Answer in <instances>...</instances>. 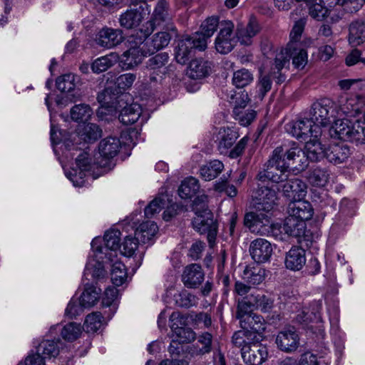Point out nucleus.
I'll return each mask as SVG.
<instances>
[{
    "label": "nucleus",
    "instance_id": "nucleus-63",
    "mask_svg": "<svg viewBox=\"0 0 365 365\" xmlns=\"http://www.w3.org/2000/svg\"><path fill=\"white\" fill-rule=\"evenodd\" d=\"M304 26L305 21L304 19H301L295 22L289 34L290 41L289 43H292L293 46H301L299 41L304 31Z\"/></svg>",
    "mask_w": 365,
    "mask_h": 365
},
{
    "label": "nucleus",
    "instance_id": "nucleus-2",
    "mask_svg": "<svg viewBox=\"0 0 365 365\" xmlns=\"http://www.w3.org/2000/svg\"><path fill=\"white\" fill-rule=\"evenodd\" d=\"M207 202L208 197L206 195H199L194 200L192 210L195 217L192 220V226L200 234L207 235L209 245L212 247L217 236V225L213 214L208 209Z\"/></svg>",
    "mask_w": 365,
    "mask_h": 365
},
{
    "label": "nucleus",
    "instance_id": "nucleus-43",
    "mask_svg": "<svg viewBox=\"0 0 365 365\" xmlns=\"http://www.w3.org/2000/svg\"><path fill=\"white\" fill-rule=\"evenodd\" d=\"M61 342L59 339L54 340H43L36 348V354L42 356L43 359L47 358L56 357L58 353Z\"/></svg>",
    "mask_w": 365,
    "mask_h": 365
},
{
    "label": "nucleus",
    "instance_id": "nucleus-58",
    "mask_svg": "<svg viewBox=\"0 0 365 365\" xmlns=\"http://www.w3.org/2000/svg\"><path fill=\"white\" fill-rule=\"evenodd\" d=\"M329 179V174L326 169L317 168L312 170L309 176V181L317 187L325 186Z\"/></svg>",
    "mask_w": 365,
    "mask_h": 365
},
{
    "label": "nucleus",
    "instance_id": "nucleus-59",
    "mask_svg": "<svg viewBox=\"0 0 365 365\" xmlns=\"http://www.w3.org/2000/svg\"><path fill=\"white\" fill-rule=\"evenodd\" d=\"M84 274L91 275L93 279H101L105 275V269L102 263L90 261L86 266Z\"/></svg>",
    "mask_w": 365,
    "mask_h": 365
},
{
    "label": "nucleus",
    "instance_id": "nucleus-14",
    "mask_svg": "<svg viewBox=\"0 0 365 365\" xmlns=\"http://www.w3.org/2000/svg\"><path fill=\"white\" fill-rule=\"evenodd\" d=\"M362 101L358 96L349 98L340 97L337 101H334V110H336V118H352L361 113Z\"/></svg>",
    "mask_w": 365,
    "mask_h": 365
},
{
    "label": "nucleus",
    "instance_id": "nucleus-49",
    "mask_svg": "<svg viewBox=\"0 0 365 365\" xmlns=\"http://www.w3.org/2000/svg\"><path fill=\"white\" fill-rule=\"evenodd\" d=\"M101 289L93 285L87 286L81 295L80 304L84 308L93 307L98 300Z\"/></svg>",
    "mask_w": 365,
    "mask_h": 365
},
{
    "label": "nucleus",
    "instance_id": "nucleus-17",
    "mask_svg": "<svg viewBox=\"0 0 365 365\" xmlns=\"http://www.w3.org/2000/svg\"><path fill=\"white\" fill-rule=\"evenodd\" d=\"M123 39L122 30L105 26L96 34L95 41L101 47L112 48L122 43Z\"/></svg>",
    "mask_w": 365,
    "mask_h": 365
},
{
    "label": "nucleus",
    "instance_id": "nucleus-54",
    "mask_svg": "<svg viewBox=\"0 0 365 365\" xmlns=\"http://www.w3.org/2000/svg\"><path fill=\"white\" fill-rule=\"evenodd\" d=\"M310 6L309 14L312 18L322 21L328 14L329 9L325 6L322 0H309Z\"/></svg>",
    "mask_w": 365,
    "mask_h": 365
},
{
    "label": "nucleus",
    "instance_id": "nucleus-41",
    "mask_svg": "<svg viewBox=\"0 0 365 365\" xmlns=\"http://www.w3.org/2000/svg\"><path fill=\"white\" fill-rule=\"evenodd\" d=\"M242 277L245 282L257 285L262 282L265 278V269L259 265L247 266Z\"/></svg>",
    "mask_w": 365,
    "mask_h": 365
},
{
    "label": "nucleus",
    "instance_id": "nucleus-36",
    "mask_svg": "<svg viewBox=\"0 0 365 365\" xmlns=\"http://www.w3.org/2000/svg\"><path fill=\"white\" fill-rule=\"evenodd\" d=\"M110 262V276L111 280L115 286H120L123 284L128 278L127 269L123 262L111 257L108 258Z\"/></svg>",
    "mask_w": 365,
    "mask_h": 365
},
{
    "label": "nucleus",
    "instance_id": "nucleus-27",
    "mask_svg": "<svg viewBox=\"0 0 365 365\" xmlns=\"http://www.w3.org/2000/svg\"><path fill=\"white\" fill-rule=\"evenodd\" d=\"M142 6L138 9H130L120 14L119 17L120 25L128 29L138 26L144 19L145 13Z\"/></svg>",
    "mask_w": 365,
    "mask_h": 365
},
{
    "label": "nucleus",
    "instance_id": "nucleus-38",
    "mask_svg": "<svg viewBox=\"0 0 365 365\" xmlns=\"http://www.w3.org/2000/svg\"><path fill=\"white\" fill-rule=\"evenodd\" d=\"M322 304L319 302H314L312 304L311 307L303 308L296 317L297 321L300 324H308L311 322L321 321L320 311Z\"/></svg>",
    "mask_w": 365,
    "mask_h": 365
},
{
    "label": "nucleus",
    "instance_id": "nucleus-51",
    "mask_svg": "<svg viewBox=\"0 0 365 365\" xmlns=\"http://www.w3.org/2000/svg\"><path fill=\"white\" fill-rule=\"evenodd\" d=\"M219 19L215 16H211L207 18L201 24L200 33H196L194 35L197 36H202L205 43H207V39L210 38L217 30V26L220 28Z\"/></svg>",
    "mask_w": 365,
    "mask_h": 365
},
{
    "label": "nucleus",
    "instance_id": "nucleus-56",
    "mask_svg": "<svg viewBox=\"0 0 365 365\" xmlns=\"http://www.w3.org/2000/svg\"><path fill=\"white\" fill-rule=\"evenodd\" d=\"M172 331L173 332V337H175L181 344L190 343L196 338L195 333L190 328L185 327L178 328L175 324L172 326Z\"/></svg>",
    "mask_w": 365,
    "mask_h": 365
},
{
    "label": "nucleus",
    "instance_id": "nucleus-30",
    "mask_svg": "<svg viewBox=\"0 0 365 365\" xmlns=\"http://www.w3.org/2000/svg\"><path fill=\"white\" fill-rule=\"evenodd\" d=\"M242 102L237 103L233 110L235 118L240 125L247 126L255 119L257 113L252 109L245 110V106L248 100L247 94L242 93Z\"/></svg>",
    "mask_w": 365,
    "mask_h": 365
},
{
    "label": "nucleus",
    "instance_id": "nucleus-35",
    "mask_svg": "<svg viewBox=\"0 0 365 365\" xmlns=\"http://www.w3.org/2000/svg\"><path fill=\"white\" fill-rule=\"evenodd\" d=\"M259 31V26L257 21L255 19H251L246 27H237V41L241 44L250 45L252 38Z\"/></svg>",
    "mask_w": 365,
    "mask_h": 365
},
{
    "label": "nucleus",
    "instance_id": "nucleus-24",
    "mask_svg": "<svg viewBox=\"0 0 365 365\" xmlns=\"http://www.w3.org/2000/svg\"><path fill=\"white\" fill-rule=\"evenodd\" d=\"M255 198L256 199L255 202L256 210L269 212L274 205L277 196L274 190L267 187H262L257 190Z\"/></svg>",
    "mask_w": 365,
    "mask_h": 365
},
{
    "label": "nucleus",
    "instance_id": "nucleus-4",
    "mask_svg": "<svg viewBox=\"0 0 365 365\" xmlns=\"http://www.w3.org/2000/svg\"><path fill=\"white\" fill-rule=\"evenodd\" d=\"M139 38L134 36L130 37L128 40L129 48L125 51L122 56L121 63L123 67L129 69L140 63L144 57L150 55V52L147 47L148 43H145L147 38H144L143 33L140 31L137 32Z\"/></svg>",
    "mask_w": 365,
    "mask_h": 365
},
{
    "label": "nucleus",
    "instance_id": "nucleus-32",
    "mask_svg": "<svg viewBox=\"0 0 365 365\" xmlns=\"http://www.w3.org/2000/svg\"><path fill=\"white\" fill-rule=\"evenodd\" d=\"M350 154V149L346 145L334 144L327 149L326 158L330 163L336 165L344 163Z\"/></svg>",
    "mask_w": 365,
    "mask_h": 365
},
{
    "label": "nucleus",
    "instance_id": "nucleus-52",
    "mask_svg": "<svg viewBox=\"0 0 365 365\" xmlns=\"http://www.w3.org/2000/svg\"><path fill=\"white\" fill-rule=\"evenodd\" d=\"M103 325V317L100 312L88 314L85 320L83 329L88 333H95Z\"/></svg>",
    "mask_w": 365,
    "mask_h": 365
},
{
    "label": "nucleus",
    "instance_id": "nucleus-46",
    "mask_svg": "<svg viewBox=\"0 0 365 365\" xmlns=\"http://www.w3.org/2000/svg\"><path fill=\"white\" fill-rule=\"evenodd\" d=\"M78 134L86 142L95 141L101 135V130L94 123L80 125L78 128Z\"/></svg>",
    "mask_w": 365,
    "mask_h": 365
},
{
    "label": "nucleus",
    "instance_id": "nucleus-40",
    "mask_svg": "<svg viewBox=\"0 0 365 365\" xmlns=\"http://www.w3.org/2000/svg\"><path fill=\"white\" fill-rule=\"evenodd\" d=\"M158 227L156 223L147 221L141 223L136 229L135 234L142 243H149L156 235Z\"/></svg>",
    "mask_w": 365,
    "mask_h": 365
},
{
    "label": "nucleus",
    "instance_id": "nucleus-5",
    "mask_svg": "<svg viewBox=\"0 0 365 365\" xmlns=\"http://www.w3.org/2000/svg\"><path fill=\"white\" fill-rule=\"evenodd\" d=\"M113 104L110 106L107 105L106 102H104L98 110V114H106L107 111L108 113L119 112V120L125 125L135 123L141 115L142 108L140 106L138 103L126 104L123 96L118 97Z\"/></svg>",
    "mask_w": 365,
    "mask_h": 365
},
{
    "label": "nucleus",
    "instance_id": "nucleus-18",
    "mask_svg": "<svg viewBox=\"0 0 365 365\" xmlns=\"http://www.w3.org/2000/svg\"><path fill=\"white\" fill-rule=\"evenodd\" d=\"M275 342L281 351L291 353L298 349L299 336L294 327H289L280 331L277 334Z\"/></svg>",
    "mask_w": 365,
    "mask_h": 365
},
{
    "label": "nucleus",
    "instance_id": "nucleus-62",
    "mask_svg": "<svg viewBox=\"0 0 365 365\" xmlns=\"http://www.w3.org/2000/svg\"><path fill=\"white\" fill-rule=\"evenodd\" d=\"M175 303L181 307H190L195 304V297L186 290H183L175 295Z\"/></svg>",
    "mask_w": 365,
    "mask_h": 365
},
{
    "label": "nucleus",
    "instance_id": "nucleus-47",
    "mask_svg": "<svg viewBox=\"0 0 365 365\" xmlns=\"http://www.w3.org/2000/svg\"><path fill=\"white\" fill-rule=\"evenodd\" d=\"M118 60V55L115 53H110L108 55L96 58L91 64V69L96 73L104 72L113 66Z\"/></svg>",
    "mask_w": 365,
    "mask_h": 365
},
{
    "label": "nucleus",
    "instance_id": "nucleus-57",
    "mask_svg": "<svg viewBox=\"0 0 365 365\" xmlns=\"http://www.w3.org/2000/svg\"><path fill=\"white\" fill-rule=\"evenodd\" d=\"M168 60L169 56L168 53L163 52L158 53L149 59L148 67L154 72L159 70L161 73L164 74L166 70L165 66L168 63Z\"/></svg>",
    "mask_w": 365,
    "mask_h": 365
},
{
    "label": "nucleus",
    "instance_id": "nucleus-7",
    "mask_svg": "<svg viewBox=\"0 0 365 365\" xmlns=\"http://www.w3.org/2000/svg\"><path fill=\"white\" fill-rule=\"evenodd\" d=\"M286 131L298 140L305 142L312 138H320L322 130L312 118L292 120L285 125Z\"/></svg>",
    "mask_w": 365,
    "mask_h": 365
},
{
    "label": "nucleus",
    "instance_id": "nucleus-23",
    "mask_svg": "<svg viewBox=\"0 0 365 365\" xmlns=\"http://www.w3.org/2000/svg\"><path fill=\"white\" fill-rule=\"evenodd\" d=\"M78 170L73 169V173L67 174L68 178L73 182L75 186H82L86 176L85 172L89 171L91 168L88 155L86 153H81L76 159Z\"/></svg>",
    "mask_w": 365,
    "mask_h": 365
},
{
    "label": "nucleus",
    "instance_id": "nucleus-20",
    "mask_svg": "<svg viewBox=\"0 0 365 365\" xmlns=\"http://www.w3.org/2000/svg\"><path fill=\"white\" fill-rule=\"evenodd\" d=\"M239 137L237 132L229 127H221L214 134V140L221 154L228 153Z\"/></svg>",
    "mask_w": 365,
    "mask_h": 365
},
{
    "label": "nucleus",
    "instance_id": "nucleus-39",
    "mask_svg": "<svg viewBox=\"0 0 365 365\" xmlns=\"http://www.w3.org/2000/svg\"><path fill=\"white\" fill-rule=\"evenodd\" d=\"M349 42L352 46H357L365 42V22L353 21L349 26Z\"/></svg>",
    "mask_w": 365,
    "mask_h": 365
},
{
    "label": "nucleus",
    "instance_id": "nucleus-9",
    "mask_svg": "<svg viewBox=\"0 0 365 365\" xmlns=\"http://www.w3.org/2000/svg\"><path fill=\"white\" fill-rule=\"evenodd\" d=\"M237 42V32H235L234 23L230 20L220 21L219 32L215 41L217 51L227 54L234 48Z\"/></svg>",
    "mask_w": 365,
    "mask_h": 365
},
{
    "label": "nucleus",
    "instance_id": "nucleus-55",
    "mask_svg": "<svg viewBox=\"0 0 365 365\" xmlns=\"http://www.w3.org/2000/svg\"><path fill=\"white\" fill-rule=\"evenodd\" d=\"M92 114L91 108L86 104L76 105L71 110V117L76 122L87 121Z\"/></svg>",
    "mask_w": 365,
    "mask_h": 365
},
{
    "label": "nucleus",
    "instance_id": "nucleus-15",
    "mask_svg": "<svg viewBox=\"0 0 365 365\" xmlns=\"http://www.w3.org/2000/svg\"><path fill=\"white\" fill-rule=\"evenodd\" d=\"M103 240L105 247L97 245L100 240L94 239L91 242L92 249L98 253H104L108 258L116 257L115 251L120 247V232L117 230L107 231Z\"/></svg>",
    "mask_w": 365,
    "mask_h": 365
},
{
    "label": "nucleus",
    "instance_id": "nucleus-16",
    "mask_svg": "<svg viewBox=\"0 0 365 365\" xmlns=\"http://www.w3.org/2000/svg\"><path fill=\"white\" fill-rule=\"evenodd\" d=\"M242 359L247 365H260L267 359V348L257 338L249 346L242 348Z\"/></svg>",
    "mask_w": 365,
    "mask_h": 365
},
{
    "label": "nucleus",
    "instance_id": "nucleus-64",
    "mask_svg": "<svg viewBox=\"0 0 365 365\" xmlns=\"http://www.w3.org/2000/svg\"><path fill=\"white\" fill-rule=\"evenodd\" d=\"M164 196L155 198L145 208V215L147 217H152L155 213L159 212L165 206Z\"/></svg>",
    "mask_w": 365,
    "mask_h": 365
},
{
    "label": "nucleus",
    "instance_id": "nucleus-19",
    "mask_svg": "<svg viewBox=\"0 0 365 365\" xmlns=\"http://www.w3.org/2000/svg\"><path fill=\"white\" fill-rule=\"evenodd\" d=\"M121 142L118 138L108 137L103 139L98 145V151L101 160L99 165L102 167L107 166L110 160L114 158L120 152Z\"/></svg>",
    "mask_w": 365,
    "mask_h": 365
},
{
    "label": "nucleus",
    "instance_id": "nucleus-44",
    "mask_svg": "<svg viewBox=\"0 0 365 365\" xmlns=\"http://www.w3.org/2000/svg\"><path fill=\"white\" fill-rule=\"evenodd\" d=\"M287 53L289 54V59L292 58V63L296 68H304L307 64V53L301 46H293L292 43H288Z\"/></svg>",
    "mask_w": 365,
    "mask_h": 365
},
{
    "label": "nucleus",
    "instance_id": "nucleus-42",
    "mask_svg": "<svg viewBox=\"0 0 365 365\" xmlns=\"http://www.w3.org/2000/svg\"><path fill=\"white\" fill-rule=\"evenodd\" d=\"M223 169L224 164L221 161L213 160L200 167V174L205 181H210L216 178Z\"/></svg>",
    "mask_w": 365,
    "mask_h": 365
},
{
    "label": "nucleus",
    "instance_id": "nucleus-48",
    "mask_svg": "<svg viewBox=\"0 0 365 365\" xmlns=\"http://www.w3.org/2000/svg\"><path fill=\"white\" fill-rule=\"evenodd\" d=\"M257 336L249 330H239L232 336V341L233 344L240 348L241 354L242 353V348L245 346H249L251 343L255 341L257 339Z\"/></svg>",
    "mask_w": 365,
    "mask_h": 365
},
{
    "label": "nucleus",
    "instance_id": "nucleus-1",
    "mask_svg": "<svg viewBox=\"0 0 365 365\" xmlns=\"http://www.w3.org/2000/svg\"><path fill=\"white\" fill-rule=\"evenodd\" d=\"M308 165L305 152L292 141L277 146L265 164L266 168L260 171L257 178L261 181L270 180L279 183L287 180V173L292 167L297 171L304 170Z\"/></svg>",
    "mask_w": 365,
    "mask_h": 365
},
{
    "label": "nucleus",
    "instance_id": "nucleus-31",
    "mask_svg": "<svg viewBox=\"0 0 365 365\" xmlns=\"http://www.w3.org/2000/svg\"><path fill=\"white\" fill-rule=\"evenodd\" d=\"M210 69V62L202 58H195L190 62L187 74L192 79H201L209 75Z\"/></svg>",
    "mask_w": 365,
    "mask_h": 365
},
{
    "label": "nucleus",
    "instance_id": "nucleus-3",
    "mask_svg": "<svg viewBox=\"0 0 365 365\" xmlns=\"http://www.w3.org/2000/svg\"><path fill=\"white\" fill-rule=\"evenodd\" d=\"M332 129L337 137L344 141H355L365 143V125L356 120L354 122L346 118L334 119Z\"/></svg>",
    "mask_w": 365,
    "mask_h": 365
},
{
    "label": "nucleus",
    "instance_id": "nucleus-60",
    "mask_svg": "<svg viewBox=\"0 0 365 365\" xmlns=\"http://www.w3.org/2000/svg\"><path fill=\"white\" fill-rule=\"evenodd\" d=\"M139 242L140 240L135 235L127 236L121 245L123 247L121 253L127 257L133 256L138 247Z\"/></svg>",
    "mask_w": 365,
    "mask_h": 365
},
{
    "label": "nucleus",
    "instance_id": "nucleus-37",
    "mask_svg": "<svg viewBox=\"0 0 365 365\" xmlns=\"http://www.w3.org/2000/svg\"><path fill=\"white\" fill-rule=\"evenodd\" d=\"M246 318L242 320L243 318L239 319L240 320L241 327L245 330L250 329V331L257 334H262L265 330V322L262 317L252 314H247L244 317Z\"/></svg>",
    "mask_w": 365,
    "mask_h": 365
},
{
    "label": "nucleus",
    "instance_id": "nucleus-53",
    "mask_svg": "<svg viewBox=\"0 0 365 365\" xmlns=\"http://www.w3.org/2000/svg\"><path fill=\"white\" fill-rule=\"evenodd\" d=\"M254 80L253 74L246 68L236 71L233 73L232 84L237 88H244L250 84Z\"/></svg>",
    "mask_w": 365,
    "mask_h": 365
},
{
    "label": "nucleus",
    "instance_id": "nucleus-28",
    "mask_svg": "<svg viewBox=\"0 0 365 365\" xmlns=\"http://www.w3.org/2000/svg\"><path fill=\"white\" fill-rule=\"evenodd\" d=\"M306 263L305 250L299 247H292L285 256L284 264L287 269L298 271Z\"/></svg>",
    "mask_w": 365,
    "mask_h": 365
},
{
    "label": "nucleus",
    "instance_id": "nucleus-10",
    "mask_svg": "<svg viewBox=\"0 0 365 365\" xmlns=\"http://www.w3.org/2000/svg\"><path fill=\"white\" fill-rule=\"evenodd\" d=\"M334 101L329 98H322L314 102L310 110L311 118L320 128L329 125L331 119L336 118Z\"/></svg>",
    "mask_w": 365,
    "mask_h": 365
},
{
    "label": "nucleus",
    "instance_id": "nucleus-34",
    "mask_svg": "<svg viewBox=\"0 0 365 365\" xmlns=\"http://www.w3.org/2000/svg\"><path fill=\"white\" fill-rule=\"evenodd\" d=\"M83 327L80 324L75 322L68 323L63 327L59 324L54 325L51 327L50 331L52 333L54 331H61L62 338L68 341H73L76 340L82 333Z\"/></svg>",
    "mask_w": 365,
    "mask_h": 365
},
{
    "label": "nucleus",
    "instance_id": "nucleus-26",
    "mask_svg": "<svg viewBox=\"0 0 365 365\" xmlns=\"http://www.w3.org/2000/svg\"><path fill=\"white\" fill-rule=\"evenodd\" d=\"M204 280V272L200 265L191 264L185 267L182 274V281L188 288L197 287Z\"/></svg>",
    "mask_w": 365,
    "mask_h": 365
},
{
    "label": "nucleus",
    "instance_id": "nucleus-45",
    "mask_svg": "<svg viewBox=\"0 0 365 365\" xmlns=\"http://www.w3.org/2000/svg\"><path fill=\"white\" fill-rule=\"evenodd\" d=\"M199 189L198 180L193 177H190L182 181L178 188V194L182 199H189L195 195Z\"/></svg>",
    "mask_w": 365,
    "mask_h": 365
},
{
    "label": "nucleus",
    "instance_id": "nucleus-11",
    "mask_svg": "<svg viewBox=\"0 0 365 365\" xmlns=\"http://www.w3.org/2000/svg\"><path fill=\"white\" fill-rule=\"evenodd\" d=\"M206 43L203 37L200 36H187L180 39L175 49V59L178 63L185 64L195 49L204 51Z\"/></svg>",
    "mask_w": 365,
    "mask_h": 365
},
{
    "label": "nucleus",
    "instance_id": "nucleus-33",
    "mask_svg": "<svg viewBox=\"0 0 365 365\" xmlns=\"http://www.w3.org/2000/svg\"><path fill=\"white\" fill-rule=\"evenodd\" d=\"M319 138H312L305 141V154L307 160L309 159L312 161H319L326 158L327 149L322 145Z\"/></svg>",
    "mask_w": 365,
    "mask_h": 365
},
{
    "label": "nucleus",
    "instance_id": "nucleus-13",
    "mask_svg": "<svg viewBox=\"0 0 365 365\" xmlns=\"http://www.w3.org/2000/svg\"><path fill=\"white\" fill-rule=\"evenodd\" d=\"M269 212H262L258 210L256 212H251L246 214L245 217V225L249 227L252 232L265 235H272L273 224L270 223Z\"/></svg>",
    "mask_w": 365,
    "mask_h": 365
},
{
    "label": "nucleus",
    "instance_id": "nucleus-6",
    "mask_svg": "<svg viewBox=\"0 0 365 365\" xmlns=\"http://www.w3.org/2000/svg\"><path fill=\"white\" fill-rule=\"evenodd\" d=\"M274 307V300L264 294L250 293L243 299L237 300V318L242 319L253 309L269 312Z\"/></svg>",
    "mask_w": 365,
    "mask_h": 365
},
{
    "label": "nucleus",
    "instance_id": "nucleus-50",
    "mask_svg": "<svg viewBox=\"0 0 365 365\" xmlns=\"http://www.w3.org/2000/svg\"><path fill=\"white\" fill-rule=\"evenodd\" d=\"M171 39V36L168 32H158L153 36L150 41H148L147 47L148 48L151 54L154 53L157 51L166 47Z\"/></svg>",
    "mask_w": 365,
    "mask_h": 365
},
{
    "label": "nucleus",
    "instance_id": "nucleus-8",
    "mask_svg": "<svg viewBox=\"0 0 365 365\" xmlns=\"http://www.w3.org/2000/svg\"><path fill=\"white\" fill-rule=\"evenodd\" d=\"M306 228V223L302 220L288 215L282 224L274 223L272 235L279 240H284L285 236L300 238L304 235Z\"/></svg>",
    "mask_w": 365,
    "mask_h": 365
},
{
    "label": "nucleus",
    "instance_id": "nucleus-61",
    "mask_svg": "<svg viewBox=\"0 0 365 365\" xmlns=\"http://www.w3.org/2000/svg\"><path fill=\"white\" fill-rule=\"evenodd\" d=\"M57 88L61 92H70L75 88L74 75L65 74L58 77L56 80Z\"/></svg>",
    "mask_w": 365,
    "mask_h": 365
},
{
    "label": "nucleus",
    "instance_id": "nucleus-12",
    "mask_svg": "<svg viewBox=\"0 0 365 365\" xmlns=\"http://www.w3.org/2000/svg\"><path fill=\"white\" fill-rule=\"evenodd\" d=\"M171 19L168 3L165 0H159L153 10L151 19L143 26L140 32L143 33L144 38H147L153 33L156 26L168 23Z\"/></svg>",
    "mask_w": 365,
    "mask_h": 365
},
{
    "label": "nucleus",
    "instance_id": "nucleus-22",
    "mask_svg": "<svg viewBox=\"0 0 365 365\" xmlns=\"http://www.w3.org/2000/svg\"><path fill=\"white\" fill-rule=\"evenodd\" d=\"M282 182V190L284 195L293 200L303 199L307 194V186L304 182L299 178L288 179L287 174V180Z\"/></svg>",
    "mask_w": 365,
    "mask_h": 365
},
{
    "label": "nucleus",
    "instance_id": "nucleus-25",
    "mask_svg": "<svg viewBox=\"0 0 365 365\" xmlns=\"http://www.w3.org/2000/svg\"><path fill=\"white\" fill-rule=\"evenodd\" d=\"M313 214V207L308 201L299 199L290 202L288 205V215L302 220L304 222L310 220Z\"/></svg>",
    "mask_w": 365,
    "mask_h": 365
},
{
    "label": "nucleus",
    "instance_id": "nucleus-29",
    "mask_svg": "<svg viewBox=\"0 0 365 365\" xmlns=\"http://www.w3.org/2000/svg\"><path fill=\"white\" fill-rule=\"evenodd\" d=\"M212 335L203 332L197 337V342L189 346L188 353L192 356H203L212 351Z\"/></svg>",
    "mask_w": 365,
    "mask_h": 365
},
{
    "label": "nucleus",
    "instance_id": "nucleus-21",
    "mask_svg": "<svg viewBox=\"0 0 365 365\" xmlns=\"http://www.w3.org/2000/svg\"><path fill=\"white\" fill-rule=\"evenodd\" d=\"M250 254L252 259L257 263L267 262L272 254L271 243L265 239L258 238L251 242Z\"/></svg>",
    "mask_w": 365,
    "mask_h": 365
}]
</instances>
